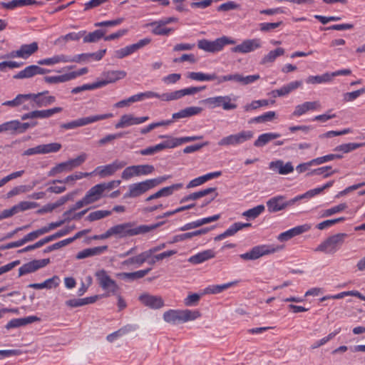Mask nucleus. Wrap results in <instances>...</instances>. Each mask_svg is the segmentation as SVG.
Wrapping results in <instances>:
<instances>
[{
  "mask_svg": "<svg viewBox=\"0 0 365 365\" xmlns=\"http://www.w3.org/2000/svg\"><path fill=\"white\" fill-rule=\"evenodd\" d=\"M150 38H145L140 40L136 43H133L129 46H127L123 48H120L115 51V56L118 58H123L134 52L138 51V49L144 47L145 46L149 44L150 43Z\"/></svg>",
  "mask_w": 365,
  "mask_h": 365,
  "instance_id": "20",
  "label": "nucleus"
},
{
  "mask_svg": "<svg viewBox=\"0 0 365 365\" xmlns=\"http://www.w3.org/2000/svg\"><path fill=\"white\" fill-rule=\"evenodd\" d=\"M235 40L227 36H222L215 41H209L207 39L200 40L197 42V47L206 52L216 53L222 50L225 45L235 44Z\"/></svg>",
  "mask_w": 365,
  "mask_h": 365,
  "instance_id": "6",
  "label": "nucleus"
},
{
  "mask_svg": "<svg viewBox=\"0 0 365 365\" xmlns=\"http://www.w3.org/2000/svg\"><path fill=\"white\" fill-rule=\"evenodd\" d=\"M9 123H10L11 130H13V131L18 130L19 133H20L25 132L27 129H29L30 128L29 123H21L19 120H11V121H9Z\"/></svg>",
  "mask_w": 365,
  "mask_h": 365,
  "instance_id": "55",
  "label": "nucleus"
},
{
  "mask_svg": "<svg viewBox=\"0 0 365 365\" xmlns=\"http://www.w3.org/2000/svg\"><path fill=\"white\" fill-rule=\"evenodd\" d=\"M107 248V246H101L85 249L79 252L76 257L78 259H82L89 257L98 255L106 251Z\"/></svg>",
  "mask_w": 365,
  "mask_h": 365,
  "instance_id": "33",
  "label": "nucleus"
},
{
  "mask_svg": "<svg viewBox=\"0 0 365 365\" xmlns=\"http://www.w3.org/2000/svg\"><path fill=\"white\" fill-rule=\"evenodd\" d=\"M155 170V168L152 165H131L125 168L121 173V178L128 180L133 177L140 175H148Z\"/></svg>",
  "mask_w": 365,
  "mask_h": 365,
  "instance_id": "11",
  "label": "nucleus"
},
{
  "mask_svg": "<svg viewBox=\"0 0 365 365\" xmlns=\"http://www.w3.org/2000/svg\"><path fill=\"white\" fill-rule=\"evenodd\" d=\"M302 85L301 81H296L289 83L279 89H276L277 94L279 97L288 95L292 91L296 90Z\"/></svg>",
  "mask_w": 365,
  "mask_h": 365,
  "instance_id": "36",
  "label": "nucleus"
},
{
  "mask_svg": "<svg viewBox=\"0 0 365 365\" xmlns=\"http://www.w3.org/2000/svg\"><path fill=\"white\" fill-rule=\"evenodd\" d=\"M103 193V190H102L100 184H97L89 189L84 197L90 205L99 200L102 197Z\"/></svg>",
  "mask_w": 365,
  "mask_h": 365,
  "instance_id": "28",
  "label": "nucleus"
},
{
  "mask_svg": "<svg viewBox=\"0 0 365 365\" xmlns=\"http://www.w3.org/2000/svg\"><path fill=\"white\" fill-rule=\"evenodd\" d=\"M113 116L112 113H105L83 117L68 123H63L61 128L66 130L75 129L78 127L85 126L97 121L110 118Z\"/></svg>",
  "mask_w": 365,
  "mask_h": 365,
  "instance_id": "7",
  "label": "nucleus"
},
{
  "mask_svg": "<svg viewBox=\"0 0 365 365\" xmlns=\"http://www.w3.org/2000/svg\"><path fill=\"white\" fill-rule=\"evenodd\" d=\"M95 277L99 287L105 291L104 296L109 297L117 295L120 290V287L117 282L111 278L108 272L103 269H98L95 272Z\"/></svg>",
  "mask_w": 365,
  "mask_h": 365,
  "instance_id": "3",
  "label": "nucleus"
},
{
  "mask_svg": "<svg viewBox=\"0 0 365 365\" xmlns=\"http://www.w3.org/2000/svg\"><path fill=\"white\" fill-rule=\"evenodd\" d=\"M331 81V76L329 73H325L322 76H309L307 79V83L317 84L330 82Z\"/></svg>",
  "mask_w": 365,
  "mask_h": 365,
  "instance_id": "42",
  "label": "nucleus"
},
{
  "mask_svg": "<svg viewBox=\"0 0 365 365\" xmlns=\"http://www.w3.org/2000/svg\"><path fill=\"white\" fill-rule=\"evenodd\" d=\"M127 165V163L123 160H115L110 164L98 166L91 172V175H98L101 178H105L113 175L118 170L122 169Z\"/></svg>",
  "mask_w": 365,
  "mask_h": 365,
  "instance_id": "13",
  "label": "nucleus"
},
{
  "mask_svg": "<svg viewBox=\"0 0 365 365\" xmlns=\"http://www.w3.org/2000/svg\"><path fill=\"white\" fill-rule=\"evenodd\" d=\"M269 168L274 172L280 175H287L294 170V167L291 162L284 163L282 160L272 161L269 164Z\"/></svg>",
  "mask_w": 365,
  "mask_h": 365,
  "instance_id": "23",
  "label": "nucleus"
},
{
  "mask_svg": "<svg viewBox=\"0 0 365 365\" xmlns=\"http://www.w3.org/2000/svg\"><path fill=\"white\" fill-rule=\"evenodd\" d=\"M91 175V173H81V172H79V173H76L73 175H68L67 176L64 180H53V183H56V182H59V183H67V182H69L71 181H75V180H80L84 177H88V176H90Z\"/></svg>",
  "mask_w": 365,
  "mask_h": 365,
  "instance_id": "52",
  "label": "nucleus"
},
{
  "mask_svg": "<svg viewBox=\"0 0 365 365\" xmlns=\"http://www.w3.org/2000/svg\"><path fill=\"white\" fill-rule=\"evenodd\" d=\"M275 116H276V113L274 111H269V112L264 113L263 115H261L259 116L252 118L249 121V123H264V122L271 121L275 118Z\"/></svg>",
  "mask_w": 365,
  "mask_h": 365,
  "instance_id": "51",
  "label": "nucleus"
},
{
  "mask_svg": "<svg viewBox=\"0 0 365 365\" xmlns=\"http://www.w3.org/2000/svg\"><path fill=\"white\" fill-rule=\"evenodd\" d=\"M183 185L182 183L173 184L170 186L164 187L160 190L161 197H168L173 194L176 190L182 188Z\"/></svg>",
  "mask_w": 365,
  "mask_h": 365,
  "instance_id": "56",
  "label": "nucleus"
},
{
  "mask_svg": "<svg viewBox=\"0 0 365 365\" xmlns=\"http://www.w3.org/2000/svg\"><path fill=\"white\" fill-rule=\"evenodd\" d=\"M347 207L348 206L346 203L339 204L334 207H332L329 209L324 210L322 215V217H327L333 215L336 213H338V212H340L344 210L345 209L347 208Z\"/></svg>",
  "mask_w": 365,
  "mask_h": 365,
  "instance_id": "53",
  "label": "nucleus"
},
{
  "mask_svg": "<svg viewBox=\"0 0 365 365\" xmlns=\"http://www.w3.org/2000/svg\"><path fill=\"white\" fill-rule=\"evenodd\" d=\"M202 111V108L197 106H191L180 110L178 113L173 114V119L177 120L183 118H187L192 115H197Z\"/></svg>",
  "mask_w": 365,
  "mask_h": 365,
  "instance_id": "29",
  "label": "nucleus"
},
{
  "mask_svg": "<svg viewBox=\"0 0 365 365\" xmlns=\"http://www.w3.org/2000/svg\"><path fill=\"white\" fill-rule=\"evenodd\" d=\"M204 89H205V86L190 87L178 91H175L170 93H163L162 97L165 101H170L178 100L185 96L194 95L200 91H203Z\"/></svg>",
  "mask_w": 365,
  "mask_h": 365,
  "instance_id": "17",
  "label": "nucleus"
},
{
  "mask_svg": "<svg viewBox=\"0 0 365 365\" xmlns=\"http://www.w3.org/2000/svg\"><path fill=\"white\" fill-rule=\"evenodd\" d=\"M41 153L42 154H47L51 153H56L61 148V145L58 143H51L48 144H42Z\"/></svg>",
  "mask_w": 365,
  "mask_h": 365,
  "instance_id": "54",
  "label": "nucleus"
},
{
  "mask_svg": "<svg viewBox=\"0 0 365 365\" xmlns=\"http://www.w3.org/2000/svg\"><path fill=\"white\" fill-rule=\"evenodd\" d=\"M104 79L98 81L100 88L123 79L126 76L124 71H109L103 73Z\"/></svg>",
  "mask_w": 365,
  "mask_h": 365,
  "instance_id": "22",
  "label": "nucleus"
},
{
  "mask_svg": "<svg viewBox=\"0 0 365 365\" xmlns=\"http://www.w3.org/2000/svg\"><path fill=\"white\" fill-rule=\"evenodd\" d=\"M280 137L279 133H267L260 135L258 138L255 141L254 145L259 148L264 146L269 141L277 139Z\"/></svg>",
  "mask_w": 365,
  "mask_h": 365,
  "instance_id": "35",
  "label": "nucleus"
},
{
  "mask_svg": "<svg viewBox=\"0 0 365 365\" xmlns=\"http://www.w3.org/2000/svg\"><path fill=\"white\" fill-rule=\"evenodd\" d=\"M38 43L33 42L30 44H24L20 47L21 53L23 55L22 58H27L29 56L34 53L38 50Z\"/></svg>",
  "mask_w": 365,
  "mask_h": 365,
  "instance_id": "45",
  "label": "nucleus"
},
{
  "mask_svg": "<svg viewBox=\"0 0 365 365\" xmlns=\"http://www.w3.org/2000/svg\"><path fill=\"white\" fill-rule=\"evenodd\" d=\"M262 47L259 38H251L243 41L240 44L231 48L233 53H247Z\"/></svg>",
  "mask_w": 365,
  "mask_h": 365,
  "instance_id": "16",
  "label": "nucleus"
},
{
  "mask_svg": "<svg viewBox=\"0 0 365 365\" xmlns=\"http://www.w3.org/2000/svg\"><path fill=\"white\" fill-rule=\"evenodd\" d=\"M179 138L168 137V139L159 144H158L160 151L167 148H174L180 145Z\"/></svg>",
  "mask_w": 365,
  "mask_h": 365,
  "instance_id": "46",
  "label": "nucleus"
},
{
  "mask_svg": "<svg viewBox=\"0 0 365 365\" xmlns=\"http://www.w3.org/2000/svg\"><path fill=\"white\" fill-rule=\"evenodd\" d=\"M187 77L197 81H212V73H204L202 72H190Z\"/></svg>",
  "mask_w": 365,
  "mask_h": 365,
  "instance_id": "48",
  "label": "nucleus"
},
{
  "mask_svg": "<svg viewBox=\"0 0 365 365\" xmlns=\"http://www.w3.org/2000/svg\"><path fill=\"white\" fill-rule=\"evenodd\" d=\"M165 223V221L152 225H141L134 227L133 222L118 224L109 228L110 237L115 236L118 238H124L150 232Z\"/></svg>",
  "mask_w": 365,
  "mask_h": 365,
  "instance_id": "1",
  "label": "nucleus"
},
{
  "mask_svg": "<svg viewBox=\"0 0 365 365\" xmlns=\"http://www.w3.org/2000/svg\"><path fill=\"white\" fill-rule=\"evenodd\" d=\"M46 73V69L36 65H31L26 67L24 70L14 76L16 79L28 78L33 77L36 74Z\"/></svg>",
  "mask_w": 365,
  "mask_h": 365,
  "instance_id": "25",
  "label": "nucleus"
},
{
  "mask_svg": "<svg viewBox=\"0 0 365 365\" xmlns=\"http://www.w3.org/2000/svg\"><path fill=\"white\" fill-rule=\"evenodd\" d=\"M107 31L103 29H98L93 32L88 34L83 37L84 43H94L98 41L101 38L104 37Z\"/></svg>",
  "mask_w": 365,
  "mask_h": 365,
  "instance_id": "40",
  "label": "nucleus"
},
{
  "mask_svg": "<svg viewBox=\"0 0 365 365\" xmlns=\"http://www.w3.org/2000/svg\"><path fill=\"white\" fill-rule=\"evenodd\" d=\"M201 316L200 312L198 310H190L184 309L181 310V322H187L189 321H193L199 318Z\"/></svg>",
  "mask_w": 365,
  "mask_h": 365,
  "instance_id": "44",
  "label": "nucleus"
},
{
  "mask_svg": "<svg viewBox=\"0 0 365 365\" xmlns=\"http://www.w3.org/2000/svg\"><path fill=\"white\" fill-rule=\"evenodd\" d=\"M253 132L251 130H242L223 137L218 141L217 145L219 146H236L250 140L253 138Z\"/></svg>",
  "mask_w": 365,
  "mask_h": 365,
  "instance_id": "9",
  "label": "nucleus"
},
{
  "mask_svg": "<svg viewBox=\"0 0 365 365\" xmlns=\"http://www.w3.org/2000/svg\"><path fill=\"white\" fill-rule=\"evenodd\" d=\"M139 301L145 307L153 309H158L164 307L163 299L160 296L144 293L139 296Z\"/></svg>",
  "mask_w": 365,
  "mask_h": 365,
  "instance_id": "18",
  "label": "nucleus"
},
{
  "mask_svg": "<svg viewBox=\"0 0 365 365\" xmlns=\"http://www.w3.org/2000/svg\"><path fill=\"white\" fill-rule=\"evenodd\" d=\"M284 197L278 195L270 198L267 202V210L269 212H277L282 210L287 207L292 206L296 203V200L292 198L289 200H284Z\"/></svg>",
  "mask_w": 365,
  "mask_h": 365,
  "instance_id": "14",
  "label": "nucleus"
},
{
  "mask_svg": "<svg viewBox=\"0 0 365 365\" xmlns=\"http://www.w3.org/2000/svg\"><path fill=\"white\" fill-rule=\"evenodd\" d=\"M284 52L285 51L283 48H277L274 50L270 51L262 58L260 63L264 65L273 63L277 57L284 55Z\"/></svg>",
  "mask_w": 365,
  "mask_h": 365,
  "instance_id": "39",
  "label": "nucleus"
},
{
  "mask_svg": "<svg viewBox=\"0 0 365 365\" xmlns=\"http://www.w3.org/2000/svg\"><path fill=\"white\" fill-rule=\"evenodd\" d=\"M364 145V143H349L336 146L334 150L341 151L344 153H348L352 150L362 147Z\"/></svg>",
  "mask_w": 365,
  "mask_h": 365,
  "instance_id": "47",
  "label": "nucleus"
},
{
  "mask_svg": "<svg viewBox=\"0 0 365 365\" xmlns=\"http://www.w3.org/2000/svg\"><path fill=\"white\" fill-rule=\"evenodd\" d=\"M71 56L59 54L53 56L51 58H44L38 61L39 65H54L58 63H71Z\"/></svg>",
  "mask_w": 365,
  "mask_h": 365,
  "instance_id": "31",
  "label": "nucleus"
},
{
  "mask_svg": "<svg viewBox=\"0 0 365 365\" xmlns=\"http://www.w3.org/2000/svg\"><path fill=\"white\" fill-rule=\"evenodd\" d=\"M239 231V228L237 227V223H234L227 230H226L223 233L216 236L215 237V241L222 240V239L229 237L232 236L235 233H237Z\"/></svg>",
  "mask_w": 365,
  "mask_h": 365,
  "instance_id": "57",
  "label": "nucleus"
},
{
  "mask_svg": "<svg viewBox=\"0 0 365 365\" xmlns=\"http://www.w3.org/2000/svg\"><path fill=\"white\" fill-rule=\"evenodd\" d=\"M216 190V187H209L206 188L202 190H200L198 192H195L193 193H191L187 196H185L180 200V203L185 202L189 200H195L199 198L203 197L206 195H208L211 194L212 192H214Z\"/></svg>",
  "mask_w": 365,
  "mask_h": 365,
  "instance_id": "34",
  "label": "nucleus"
},
{
  "mask_svg": "<svg viewBox=\"0 0 365 365\" xmlns=\"http://www.w3.org/2000/svg\"><path fill=\"white\" fill-rule=\"evenodd\" d=\"M181 310L170 309L163 314V319L171 324H176L181 322Z\"/></svg>",
  "mask_w": 365,
  "mask_h": 365,
  "instance_id": "38",
  "label": "nucleus"
},
{
  "mask_svg": "<svg viewBox=\"0 0 365 365\" xmlns=\"http://www.w3.org/2000/svg\"><path fill=\"white\" fill-rule=\"evenodd\" d=\"M26 96V101L31 100L32 108L46 107L56 102L55 96H49L48 91L38 93H28Z\"/></svg>",
  "mask_w": 365,
  "mask_h": 365,
  "instance_id": "12",
  "label": "nucleus"
},
{
  "mask_svg": "<svg viewBox=\"0 0 365 365\" xmlns=\"http://www.w3.org/2000/svg\"><path fill=\"white\" fill-rule=\"evenodd\" d=\"M312 226L309 224H304L294 227L287 231L282 232L277 237V240L280 242H286L292 237L299 235L304 232L309 231Z\"/></svg>",
  "mask_w": 365,
  "mask_h": 365,
  "instance_id": "21",
  "label": "nucleus"
},
{
  "mask_svg": "<svg viewBox=\"0 0 365 365\" xmlns=\"http://www.w3.org/2000/svg\"><path fill=\"white\" fill-rule=\"evenodd\" d=\"M100 88V86H99V84H98V83L97 81V82H95V83H93L84 84V85H82L81 86H78V87L73 88L71 90V93H73V94H76V93H81V92H83V91H85L94 90V89H96V88Z\"/></svg>",
  "mask_w": 365,
  "mask_h": 365,
  "instance_id": "59",
  "label": "nucleus"
},
{
  "mask_svg": "<svg viewBox=\"0 0 365 365\" xmlns=\"http://www.w3.org/2000/svg\"><path fill=\"white\" fill-rule=\"evenodd\" d=\"M87 158L86 153H81L77 158L74 159H70L66 162L61 163L52 168L48 173L49 177L54 176L56 174L63 172H69L73 170L75 168L80 166L83 164Z\"/></svg>",
  "mask_w": 365,
  "mask_h": 365,
  "instance_id": "8",
  "label": "nucleus"
},
{
  "mask_svg": "<svg viewBox=\"0 0 365 365\" xmlns=\"http://www.w3.org/2000/svg\"><path fill=\"white\" fill-rule=\"evenodd\" d=\"M44 80L48 83H64L71 81L69 73L60 76H46Z\"/></svg>",
  "mask_w": 365,
  "mask_h": 365,
  "instance_id": "50",
  "label": "nucleus"
},
{
  "mask_svg": "<svg viewBox=\"0 0 365 365\" xmlns=\"http://www.w3.org/2000/svg\"><path fill=\"white\" fill-rule=\"evenodd\" d=\"M336 173V170H332L331 172H327V168H319L317 169L312 170L311 172L308 173L307 175L308 176L312 175H322L323 178H329L334 173Z\"/></svg>",
  "mask_w": 365,
  "mask_h": 365,
  "instance_id": "58",
  "label": "nucleus"
},
{
  "mask_svg": "<svg viewBox=\"0 0 365 365\" xmlns=\"http://www.w3.org/2000/svg\"><path fill=\"white\" fill-rule=\"evenodd\" d=\"M112 211L110 210H96L91 212L86 218L89 222H93L101 220L110 215Z\"/></svg>",
  "mask_w": 365,
  "mask_h": 365,
  "instance_id": "49",
  "label": "nucleus"
},
{
  "mask_svg": "<svg viewBox=\"0 0 365 365\" xmlns=\"http://www.w3.org/2000/svg\"><path fill=\"white\" fill-rule=\"evenodd\" d=\"M50 262L49 259H34L24 264L19 269V277L34 272L40 268L46 267Z\"/></svg>",
  "mask_w": 365,
  "mask_h": 365,
  "instance_id": "19",
  "label": "nucleus"
},
{
  "mask_svg": "<svg viewBox=\"0 0 365 365\" xmlns=\"http://www.w3.org/2000/svg\"><path fill=\"white\" fill-rule=\"evenodd\" d=\"M63 110L61 107H54L46 110H34V118H48L56 113H61Z\"/></svg>",
  "mask_w": 365,
  "mask_h": 365,
  "instance_id": "37",
  "label": "nucleus"
},
{
  "mask_svg": "<svg viewBox=\"0 0 365 365\" xmlns=\"http://www.w3.org/2000/svg\"><path fill=\"white\" fill-rule=\"evenodd\" d=\"M151 270V268H148L145 269L138 270L134 272H120L118 273L116 276L118 278L123 279H128L130 281H134L138 279L143 278L146 274H148Z\"/></svg>",
  "mask_w": 365,
  "mask_h": 365,
  "instance_id": "30",
  "label": "nucleus"
},
{
  "mask_svg": "<svg viewBox=\"0 0 365 365\" xmlns=\"http://www.w3.org/2000/svg\"><path fill=\"white\" fill-rule=\"evenodd\" d=\"M60 279L58 276H53L47 279L42 283H34L29 284V287L41 289H52L58 286Z\"/></svg>",
  "mask_w": 365,
  "mask_h": 365,
  "instance_id": "32",
  "label": "nucleus"
},
{
  "mask_svg": "<svg viewBox=\"0 0 365 365\" xmlns=\"http://www.w3.org/2000/svg\"><path fill=\"white\" fill-rule=\"evenodd\" d=\"M283 246L268 245H258L252 247L250 251L241 254L240 258L244 260H255L264 255L273 254L283 249Z\"/></svg>",
  "mask_w": 365,
  "mask_h": 365,
  "instance_id": "4",
  "label": "nucleus"
},
{
  "mask_svg": "<svg viewBox=\"0 0 365 365\" xmlns=\"http://www.w3.org/2000/svg\"><path fill=\"white\" fill-rule=\"evenodd\" d=\"M264 206L263 205H259L253 208L249 209L242 213V216L246 217L247 220H254L257 218L264 211Z\"/></svg>",
  "mask_w": 365,
  "mask_h": 365,
  "instance_id": "41",
  "label": "nucleus"
},
{
  "mask_svg": "<svg viewBox=\"0 0 365 365\" xmlns=\"http://www.w3.org/2000/svg\"><path fill=\"white\" fill-rule=\"evenodd\" d=\"M170 178V175L160 176L153 179L146 180L142 182L130 184L128 191L124 194L123 198H135L145 193L150 189L162 184Z\"/></svg>",
  "mask_w": 365,
  "mask_h": 365,
  "instance_id": "2",
  "label": "nucleus"
},
{
  "mask_svg": "<svg viewBox=\"0 0 365 365\" xmlns=\"http://www.w3.org/2000/svg\"><path fill=\"white\" fill-rule=\"evenodd\" d=\"M149 120L148 116L135 117L133 114H124L115 124L116 129L125 128L132 125H139Z\"/></svg>",
  "mask_w": 365,
  "mask_h": 365,
  "instance_id": "15",
  "label": "nucleus"
},
{
  "mask_svg": "<svg viewBox=\"0 0 365 365\" xmlns=\"http://www.w3.org/2000/svg\"><path fill=\"white\" fill-rule=\"evenodd\" d=\"M240 7V4L235 1H227L220 5L217 10L218 11H228L231 10L239 9Z\"/></svg>",
  "mask_w": 365,
  "mask_h": 365,
  "instance_id": "61",
  "label": "nucleus"
},
{
  "mask_svg": "<svg viewBox=\"0 0 365 365\" xmlns=\"http://www.w3.org/2000/svg\"><path fill=\"white\" fill-rule=\"evenodd\" d=\"M365 93V88H360L359 90L346 93L344 94V100L345 101H352L356 99L361 94Z\"/></svg>",
  "mask_w": 365,
  "mask_h": 365,
  "instance_id": "63",
  "label": "nucleus"
},
{
  "mask_svg": "<svg viewBox=\"0 0 365 365\" xmlns=\"http://www.w3.org/2000/svg\"><path fill=\"white\" fill-rule=\"evenodd\" d=\"M26 94H19L16 97L11 100L2 103L3 106L16 107L21 105L24 101H26Z\"/></svg>",
  "mask_w": 365,
  "mask_h": 365,
  "instance_id": "60",
  "label": "nucleus"
},
{
  "mask_svg": "<svg viewBox=\"0 0 365 365\" xmlns=\"http://www.w3.org/2000/svg\"><path fill=\"white\" fill-rule=\"evenodd\" d=\"M200 295L196 293L189 294L184 299V304L187 307L195 306L198 304Z\"/></svg>",
  "mask_w": 365,
  "mask_h": 365,
  "instance_id": "64",
  "label": "nucleus"
},
{
  "mask_svg": "<svg viewBox=\"0 0 365 365\" xmlns=\"http://www.w3.org/2000/svg\"><path fill=\"white\" fill-rule=\"evenodd\" d=\"M201 103H204L210 109H214L222 106L225 110H234L237 108V104L232 102V98L229 96H218L210 97L202 100Z\"/></svg>",
  "mask_w": 365,
  "mask_h": 365,
  "instance_id": "10",
  "label": "nucleus"
},
{
  "mask_svg": "<svg viewBox=\"0 0 365 365\" xmlns=\"http://www.w3.org/2000/svg\"><path fill=\"white\" fill-rule=\"evenodd\" d=\"M215 257V253L212 250H204L201 252H199L195 255L191 256L188 259V262L193 264H197L202 263L208 259L214 258Z\"/></svg>",
  "mask_w": 365,
  "mask_h": 365,
  "instance_id": "27",
  "label": "nucleus"
},
{
  "mask_svg": "<svg viewBox=\"0 0 365 365\" xmlns=\"http://www.w3.org/2000/svg\"><path fill=\"white\" fill-rule=\"evenodd\" d=\"M14 207L16 208V212L18 213L20 211H25L36 207L37 203L34 202L23 201L14 205Z\"/></svg>",
  "mask_w": 365,
  "mask_h": 365,
  "instance_id": "62",
  "label": "nucleus"
},
{
  "mask_svg": "<svg viewBox=\"0 0 365 365\" xmlns=\"http://www.w3.org/2000/svg\"><path fill=\"white\" fill-rule=\"evenodd\" d=\"M40 318L36 316H29L24 318L13 319L10 320L5 326L6 329L20 327L35 322H39Z\"/></svg>",
  "mask_w": 365,
  "mask_h": 365,
  "instance_id": "26",
  "label": "nucleus"
},
{
  "mask_svg": "<svg viewBox=\"0 0 365 365\" xmlns=\"http://www.w3.org/2000/svg\"><path fill=\"white\" fill-rule=\"evenodd\" d=\"M321 108L319 101H306L302 104L295 106L292 115L295 117L301 116L309 110H314Z\"/></svg>",
  "mask_w": 365,
  "mask_h": 365,
  "instance_id": "24",
  "label": "nucleus"
},
{
  "mask_svg": "<svg viewBox=\"0 0 365 365\" xmlns=\"http://www.w3.org/2000/svg\"><path fill=\"white\" fill-rule=\"evenodd\" d=\"M347 235L338 233L330 236L322 242L316 249V252H322L326 254H334L342 245Z\"/></svg>",
  "mask_w": 365,
  "mask_h": 365,
  "instance_id": "5",
  "label": "nucleus"
},
{
  "mask_svg": "<svg viewBox=\"0 0 365 365\" xmlns=\"http://www.w3.org/2000/svg\"><path fill=\"white\" fill-rule=\"evenodd\" d=\"M148 26L153 27L152 33L155 35L168 36L171 31H173V29L170 28H163L164 25L158 24V21L151 22L148 24Z\"/></svg>",
  "mask_w": 365,
  "mask_h": 365,
  "instance_id": "43",
  "label": "nucleus"
}]
</instances>
